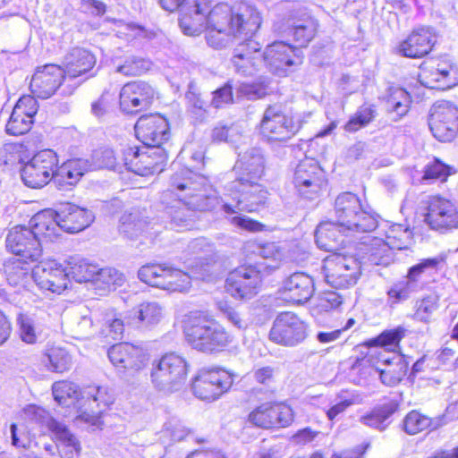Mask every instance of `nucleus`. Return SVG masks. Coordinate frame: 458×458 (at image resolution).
Returning <instances> with one entry per match:
<instances>
[{"instance_id": "f257e3e1", "label": "nucleus", "mask_w": 458, "mask_h": 458, "mask_svg": "<svg viewBox=\"0 0 458 458\" xmlns=\"http://www.w3.org/2000/svg\"><path fill=\"white\" fill-rule=\"evenodd\" d=\"M261 19L250 6L241 4L231 7L218 4L210 9L208 0H194L184 7L179 25L185 35L196 36L206 29H221L233 36L251 35L259 28Z\"/></svg>"}, {"instance_id": "f03ea898", "label": "nucleus", "mask_w": 458, "mask_h": 458, "mask_svg": "<svg viewBox=\"0 0 458 458\" xmlns=\"http://www.w3.org/2000/svg\"><path fill=\"white\" fill-rule=\"evenodd\" d=\"M259 181L246 179V182L233 180L228 182L225 190L233 203L223 202L222 205V210L226 214V217L232 225L250 232L261 231L263 225L237 214L239 212H255L266 205L268 199V191L259 183Z\"/></svg>"}, {"instance_id": "7ed1b4c3", "label": "nucleus", "mask_w": 458, "mask_h": 458, "mask_svg": "<svg viewBox=\"0 0 458 458\" xmlns=\"http://www.w3.org/2000/svg\"><path fill=\"white\" fill-rule=\"evenodd\" d=\"M171 191H177L180 200L192 210L208 211L215 208L223 200L212 190L206 177L182 168L170 179Z\"/></svg>"}, {"instance_id": "20e7f679", "label": "nucleus", "mask_w": 458, "mask_h": 458, "mask_svg": "<svg viewBox=\"0 0 458 458\" xmlns=\"http://www.w3.org/2000/svg\"><path fill=\"white\" fill-rule=\"evenodd\" d=\"M188 344L198 351L212 353L220 352L230 343L225 329L214 318L203 314H193L184 324Z\"/></svg>"}, {"instance_id": "39448f33", "label": "nucleus", "mask_w": 458, "mask_h": 458, "mask_svg": "<svg viewBox=\"0 0 458 458\" xmlns=\"http://www.w3.org/2000/svg\"><path fill=\"white\" fill-rule=\"evenodd\" d=\"M335 222L347 234L358 236L370 233L377 226V218L362 208L360 198L352 192H343L335 200Z\"/></svg>"}, {"instance_id": "423d86ee", "label": "nucleus", "mask_w": 458, "mask_h": 458, "mask_svg": "<svg viewBox=\"0 0 458 458\" xmlns=\"http://www.w3.org/2000/svg\"><path fill=\"white\" fill-rule=\"evenodd\" d=\"M29 229L24 225L13 227L6 237V248L14 255L5 265L10 285L27 290L29 284Z\"/></svg>"}, {"instance_id": "0eeeda50", "label": "nucleus", "mask_w": 458, "mask_h": 458, "mask_svg": "<svg viewBox=\"0 0 458 458\" xmlns=\"http://www.w3.org/2000/svg\"><path fill=\"white\" fill-rule=\"evenodd\" d=\"M187 372V362L182 357L166 353L157 363H153L150 377L158 390L174 392L183 386Z\"/></svg>"}, {"instance_id": "6e6552de", "label": "nucleus", "mask_w": 458, "mask_h": 458, "mask_svg": "<svg viewBox=\"0 0 458 458\" xmlns=\"http://www.w3.org/2000/svg\"><path fill=\"white\" fill-rule=\"evenodd\" d=\"M323 270L326 282L336 289L353 286L360 275V266L356 259L338 253L324 259Z\"/></svg>"}, {"instance_id": "1a4fd4ad", "label": "nucleus", "mask_w": 458, "mask_h": 458, "mask_svg": "<svg viewBox=\"0 0 458 458\" xmlns=\"http://www.w3.org/2000/svg\"><path fill=\"white\" fill-rule=\"evenodd\" d=\"M325 171L313 158L301 160L295 168L293 184L300 197L313 200L327 186Z\"/></svg>"}, {"instance_id": "9d476101", "label": "nucleus", "mask_w": 458, "mask_h": 458, "mask_svg": "<svg viewBox=\"0 0 458 458\" xmlns=\"http://www.w3.org/2000/svg\"><path fill=\"white\" fill-rule=\"evenodd\" d=\"M167 155L163 148L128 147L123 150V162L128 170L141 176L161 172Z\"/></svg>"}, {"instance_id": "9b49d317", "label": "nucleus", "mask_w": 458, "mask_h": 458, "mask_svg": "<svg viewBox=\"0 0 458 458\" xmlns=\"http://www.w3.org/2000/svg\"><path fill=\"white\" fill-rule=\"evenodd\" d=\"M301 129V123L284 114L280 106H269L260 122V132L268 141L284 142L293 138Z\"/></svg>"}, {"instance_id": "f8f14e48", "label": "nucleus", "mask_w": 458, "mask_h": 458, "mask_svg": "<svg viewBox=\"0 0 458 458\" xmlns=\"http://www.w3.org/2000/svg\"><path fill=\"white\" fill-rule=\"evenodd\" d=\"M108 358L122 377L129 380L146 368L148 355L142 348L129 343H120L108 350Z\"/></svg>"}, {"instance_id": "ddd939ff", "label": "nucleus", "mask_w": 458, "mask_h": 458, "mask_svg": "<svg viewBox=\"0 0 458 458\" xmlns=\"http://www.w3.org/2000/svg\"><path fill=\"white\" fill-rule=\"evenodd\" d=\"M307 335V325L293 312L277 315L269 332L272 342L286 347L301 344Z\"/></svg>"}, {"instance_id": "4468645a", "label": "nucleus", "mask_w": 458, "mask_h": 458, "mask_svg": "<svg viewBox=\"0 0 458 458\" xmlns=\"http://www.w3.org/2000/svg\"><path fill=\"white\" fill-rule=\"evenodd\" d=\"M30 277L43 291L61 293L70 284L67 267L55 259H43L30 268Z\"/></svg>"}, {"instance_id": "2eb2a0df", "label": "nucleus", "mask_w": 458, "mask_h": 458, "mask_svg": "<svg viewBox=\"0 0 458 458\" xmlns=\"http://www.w3.org/2000/svg\"><path fill=\"white\" fill-rule=\"evenodd\" d=\"M274 30L284 36H293L300 47H306L314 38L318 23L306 13L292 12L287 17L274 22Z\"/></svg>"}, {"instance_id": "dca6fc26", "label": "nucleus", "mask_w": 458, "mask_h": 458, "mask_svg": "<svg viewBox=\"0 0 458 458\" xmlns=\"http://www.w3.org/2000/svg\"><path fill=\"white\" fill-rule=\"evenodd\" d=\"M429 129L439 141H451L458 131V109L448 101H438L431 109Z\"/></svg>"}, {"instance_id": "f3484780", "label": "nucleus", "mask_w": 458, "mask_h": 458, "mask_svg": "<svg viewBox=\"0 0 458 458\" xmlns=\"http://www.w3.org/2000/svg\"><path fill=\"white\" fill-rule=\"evenodd\" d=\"M233 385L232 375L224 369L201 370L194 378L192 391L201 400L214 401Z\"/></svg>"}, {"instance_id": "a211bd4d", "label": "nucleus", "mask_w": 458, "mask_h": 458, "mask_svg": "<svg viewBox=\"0 0 458 458\" xmlns=\"http://www.w3.org/2000/svg\"><path fill=\"white\" fill-rule=\"evenodd\" d=\"M262 56L271 72L278 76H285L291 67L302 63L301 50L284 41L268 45Z\"/></svg>"}, {"instance_id": "6ab92c4d", "label": "nucleus", "mask_w": 458, "mask_h": 458, "mask_svg": "<svg viewBox=\"0 0 458 458\" xmlns=\"http://www.w3.org/2000/svg\"><path fill=\"white\" fill-rule=\"evenodd\" d=\"M261 276L259 270L252 266H242L228 275L227 292L237 300H250L259 291Z\"/></svg>"}, {"instance_id": "aec40b11", "label": "nucleus", "mask_w": 458, "mask_h": 458, "mask_svg": "<svg viewBox=\"0 0 458 458\" xmlns=\"http://www.w3.org/2000/svg\"><path fill=\"white\" fill-rule=\"evenodd\" d=\"M425 222L434 230L447 232L458 228V210L445 198L433 196L428 202Z\"/></svg>"}, {"instance_id": "412c9836", "label": "nucleus", "mask_w": 458, "mask_h": 458, "mask_svg": "<svg viewBox=\"0 0 458 458\" xmlns=\"http://www.w3.org/2000/svg\"><path fill=\"white\" fill-rule=\"evenodd\" d=\"M135 133L145 146L161 148L169 138V124L167 120L158 114H145L138 119Z\"/></svg>"}, {"instance_id": "4be33fe9", "label": "nucleus", "mask_w": 458, "mask_h": 458, "mask_svg": "<svg viewBox=\"0 0 458 458\" xmlns=\"http://www.w3.org/2000/svg\"><path fill=\"white\" fill-rule=\"evenodd\" d=\"M65 79L64 72L59 65L48 64L38 66L30 78V98H48Z\"/></svg>"}, {"instance_id": "5701e85b", "label": "nucleus", "mask_w": 458, "mask_h": 458, "mask_svg": "<svg viewBox=\"0 0 458 458\" xmlns=\"http://www.w3.org/2000/svg\"><path fill=\"white\" fill-rule=\"evenodd\" d=\"M30 423L46 426L51 431L55 439L70 449V453L79 454L81 444L77 437L70 431L66 425L55 420L43 408L30 405Z\"/></svg>"}, {"instance_id": "b1692460", "label": "nucleus", "mask_w": 458, "mask_h": 458, "mask_svg": "<svg viewBox=\"0 0 458 458\" xmlns=\"http://www.w3.org/2000/svg\"><path fill=\"white\" fill-rule=\"evenodd\" d=\"M249 420L260 428H284L292 423L293 414L287 405L266 403L250 413Z\"/></svg>"}, {"instance_id": "393cba45", "label": "nucleus", "mask_w": 458, "mask_h": 458, "mask_svg": "<svg viewBox=\"0 0 458 458\" xmlns=\"http://www.w3.org/2000/svg\"><path fill=\"white\" fill-rule=\"evenodd\" d=\"M155 95L153 87L146 81H136L126 83L120 91V106L128 114L147 108Z\"/></svg>"}, {"instance_id": "a878e982", "label": "nucleus", "mask_w": 458, "mask_h": 458, "mask_svg": "<svg viewBox=\"0 0 458 458\" xmlns=\"http://www.w3.org/2000/svg\"><path fill=\"white\" fill-rule=\"evenodd\" d=\"M60 230L76 233L89 227L94 221L93 213L71 202L60 203L56 208Z\"/></svg>"}, {"instance_id": "bb28decb", "label": "nucleus", "mask_w": 458, "mask_h": 458, "mask_svg": "<svg viewBox=\"0 0 458 458\" xmlns=\"http://www.w3.org/2000/svg\"><path fill=\"white\" fill-rule=\"evenodd\" d=\"M265 156L261 148L251 147L245 151L239 152L238 160L234 165L236 178L246 182L247 180H260L265 171Z\"/></svg>"}, {"instance_id": "cd10ccee", "label": "nucleus", "mask_w": 458, "mask_h": 458, "mask_svg": "<svg viewBox=\"0 0 458 458\" xmlns=\"http://www.w3.org/2000/svg\"><path fill=\"white\" fill-rule=\"evenodd\" d=\"M436 43V37L430 28L413 30L397 48L398 53L407 58H422L428 55Z\"/></svg>"}, {"instance_id": "c85d7f7f", "label": "nucleus", "mask_w": 458, "mask_h": 458, "mask_svg": "<svg viewBox=\"0 0 458 458\" xmlns=\"http://www.w3.org/2000/svg\"><path fill=\"white\" fill-rule=\"evenodd\" d=\"M58 163L52 149L38 151L30 158V188L39 189L54 180L55 168Z\"/></svg>"}, {"instance_id": "c756f323", "label": "nucleus", "mask_w": 458, "mask_h": 458, "mask_svg": "<svg viewBox=\"0 0 458 458\" xmlns=\"http://www.w3.org/2000/svg\"><path fill=\"white\" fill-rule=\"evenodd\" d=\"M314 281L303 272H296L288 276L283 283L281 293L283 298L293 303H304L313 295Z\"/></svg>"}, {"instance_id": "7c9ffc66", "label": "nucleus", "mask_w": 458, "mask_h": 458, "mask_svg": "<svg viewBox=\"0 0 458 458\" xmlns=\"http://www.w3.org/2000/svg\"><path fill=\"white\" fill-rule=\"evenodd\" d=\"M419 77L420 83L429 89H446L458 83L457 68L447 63H440L430 69H422Z\"/></svg>"}, {"instance_id": "2f4dec72", "label": "nucleus", "mask_w": 458, "mask_h": 458, "mask_svg": "<svg viewBox=\"0 0 458 458\" xmlns=\"http://www.w3.org/2000/svg\"><path fill=\"white\" fill-rule=\"evenodd\" d=\"M57 221L56 209H44L35 214L30 218V247L40 243L42 238L53 241L59 234V225Z\"/></svg>"}, {"instance_id": "473e14b6", "label": "nucleus", "mask_w": 458, "mask_h": 458, "mask_svg": "<svg viewBox=\"0 0 458 458\" xmlns=\"http://www.w3.org/2000/svg\"><path fill=\"white\" fill-rule=\"evenodd\" d=\"M356 238L355 235L347 234L337 222H321L315 231L317 246L326 251L335 253L344 245V237Z\"/></svg>"}, {"instance_id": "72a5a7b5", "label": "nucleus", "mask_w": 458, "mask_h": 458, "mask_svg": "<svg viewBox=\"0 0 458 458\" xmlns=\"http://www.w3.org/2000/svg\"><path fill=\"white\" fill-rule=\"evenodd\" d=\"M95 64L93 54L84 48L74 47L64 56L63 70L66 78L75 79L90 71Z\"/></svg>"}, {"instance_id": "f704fd0d", "label": "nucleus", "mask_w": 458, "mask_h": 458, "mask_svg": "<svg viewBox=\"0 0 458 458\" xmlns=\"http://www.w3.org/2000/svg\"><path fill=\"white\" fill-rule=\"evenodd\" d=\"M447 423L446 415L430 418L421 412L412 410L403 420V430L411 436L424 430H436Z\"/></svg>"}, {"instance_id": "c9c22d12", "label": "nucleus", "mask_w": 458, "mask_h": 458, "mask_svg": "<svg viewBox=\"0 0 458 458\" xmlns=\"http://www.w3.org/2000/svg\"><path fill=\"white\" fill-rule=\"evenodd\" d=\"M88 170H89L88 160H69L55 169L54 182L59 189L64 190L68 186L75 185Z\"/></svg>"}, {"instance_id": "e433bc0d", "label": "nucleus", "mask_w": 458, "mask_h": 458, "mask_svg": "<svg viewBox=\"0 0 458 458\" xmlns=\"http://www.w3.org/2000/svg\"><path fill=\"white\" fill-rule=\"evenodd\" d=\"M398 401L391 399L377 405L369 413L360 418V422L364 425L384 431L391 423V417L399 410Z\"/></svg>"}, {"instance_id": "4c0bfd02", "label": "nucleus", "mask_w": 458, "mask_h": 458, "mask_svg": "<svg viewBox=\"0 0 458 458\" xmlns=\"http://www.w3.org/2000/svg\"><path fill=\"white\" fill-rule=\"evenodd\" d=\"M28 141L12 142L5 144L4 149L9 156L4 160L6 165H11L13 170H17L25 186H29V178L26 167L29 165Z\"/></svg>"}, {"instance_id": "58836bf2", "label": "nucleus", "mask_w": 458, "mask_h": 458, "mask_svg": "<svg viewBox=\"0 0 458 458\" xmlns=\"http://www.w3.org/2000/svg\"><path fill=\"white\" fill-rule=\"evenodd\" d=\"M131 314L128 324L148 327L160 322L163 318V308L156 301H147L133 309Z\"/></svg>"}, {"instance_id": "ea45409f", "label": "nucleus", "mask_w": 458, "mask_h": 458, "mask_svg": "<svg viewBox=\"0 0 458 458\" xmlns=\"http://www.w3.org/2000/svg\"><path fill=\"white\" fill-rule=\"evenodd\" d=\"M6 132L11 135H24L29 132V96H21L10 115Z\"/></svg>"}, {"instance_id": "a19ab883", "label": "nucleus", "mask_w": 458, "mask_h": 458, "mask_svg": "<svg viewBox=\"0 0 458 458\" xmlns=\"http://www.w3.org/2000/svg\"><path fill=\"white\" fill-rule=\"evenodd\" d=\"M394 250L383 238L374 237L364 247V259L371 265L386 267L394 261Z\"/></svg>"}, {"instance_id": "79ce46f5", "label": "nucleus", "mask_w": 458, "mask_h": 458, "mask_svg": "<svg viewBox=\"0 0 458 458\" xmlns=\"http://www.w3.org/2000/svg\"><path fill=\"white\" fill-rule=\"evenodd\" d=\"M381 382L387 386L398 385L406 376L408 362L399 353H393L391 362L382 369H378Z\"/></svg>"}, {"instance_id": "37998d69", "label": "nucleus", "mask_w": 458, "mask_h": 458, "mask_svg": "<svg viewBox=\"0 0 458 458\" xmlns=\"http://www.w3.org/2000/svg\"><path fill=\"white\" fill-rule=\"evenodd\" d=\"M244 248L247 251H251L264 259L270 260V263L267 264V267L273 270L279 267L280 262L284 257L282 250L275 242L261 244L256 242H248Z\"/></svg>"}, {"instance_id": "c03bdc74", "label": "nucleus", "mask_w": 458, "mask_h": 458, "mask_svg": "<svg viewBox=\"0 0 458 458\" xmlns=\"http://www.w3.org/2000/svg\"><path fill=\"white\" fill-rule=\"evenodd\" d=\"M193 210L180 199L175 205L167 208V214L170 217V225L172 229L181 230L190 228L193 225Z\"/></svg>"}, {"instance_id": "a18cd8bd", "label": "nucleus", "mask_w": 458, "mask_h": 458, "mask_svg": "<svg viewBox=\"0 0 458 458\" xmlns=\"http://www.w3.org/2000/svg\"><path fill=\"white\" fill-rule=\"evenodd\" d=\"M168 267L165 263L147 264L139 269L138 277L147 284L162 289Z\"/></svg>"}, {"instance_id": "49530a36", "label": "nucleus", "mask_w": 458, "mask_h": 458, "mask_svg": "<svg viewBox=\"0 0 458 458\" xmlns=\"http://www.w3.org/2000/svg\"><path fill=\"white\" fill-rule=\"evenodd\" d=\"M406 329L403 327H397L394 329L385 330L379 335L370 339L368 345L370 347H380L396 352L399 348L400 341L404 337Z\"/></svg>"}, {"instance_id": "de8ad7c7", "label": "nucleus", "mask_w": 458, "mask_h": 458, "mask_svg": "<svg viewBox=\"0 0 458 458\" xmlns=\"http://www.w3.org/2000/svg\"><path fill=\"white\" fill-rule=\"evenodd\" d=\"M191 278L192 276L189 273L169 266L162 289L170 292H187L191 286Z\"/></svg>"}, {"instance_id": "09e8293b", "label": "nucleus", "mask_w": 458, "mask_h": 458, "mask_svg": "<svg viewBox=\"0 0 458 458\" xmlns=\"http://www.w3.org/2000/svg\"><path fill=\"white\" fill-rule=\"evenodd\" d=\"M147 226L138 210L125 212L120 218L119 231L128 238H133L141 233Z\"/></svg>"}, {"instance_id": "8fccbe9b", "label": "nucleus", "mask_w": 458, "mask_h": 458, "mask_svg": "<svg viewBox=\"0 0 458 458\" xmlns=\"http://www.w3.org/2000/svg\"><path fill=\"white\" fill-rule=\"evenodd\" d=\"M53 396L61 405L74 404L80 396L79 386L69 381H58L53 384Z\"/></svg>"}, {"instance_id": "3c124183", "label": "nucleus", "mask_w": 458, "mask_h": 458, "mask_svg": "<svg viewBox=\"0 0 458 458\" xmlns=\"http://www.w3.org/2000/svg\"><path fill=\"white\" fill-rule=\"evenodd\" d=\"M385 236V242L393 249L400 250L408 247L411 240V232L403 225L394 224L388 227Z\"/></svg>"}, {"instance_id": "603ef678", "label": "nucleus", "mask_w": 458, "mask_h": 458, "mask_svg": "<svg viewBox=\"0 0 458 458\" xmlns=\"http://www.w3.org/2000/svg\"><path fill=\"white\" fill-rule=\"evenodd\" d=\"M376 114L377 111L374 106L363 105L358 108L345 123L344 130L348 132H355L370 123L376 117Z\"/></svg>"}, {"instance_id": "864d4df0", "label": "nucleus", "mask_w": 458, "mask_h": 458, "mask_svg": "<svg viewBox=\"0 0 458 458\" xmlns=\"http://www.w3.org/2000/svg\"><path fill=\"white\" fill-rule=\"evenodd\" d=\"M411 104V97L409 93L402 89H393L386 99L387 108L396 113L398 116L407 114Z\"/></svg>"}, {"instance_id": "5fc2aeb1", "label": "nucleus", "mask_w": 458, "mask_h": 458, "mask_svg": "<svg viewBox=\"0 0 458 458\" xmlns=\"http://www.w3.org/2000/svg\"><path fill=\"white\" fill-rule=\"evenodd\" d=\"M46 358L49 363L47 368L53 372L64 373L72 368V358L63 348H52Z\"/></svg>"}, {"instance_id": "6e6d98bb", "label": "nucleus", "mask_w": 458, "mask_h": 458, "mask_svg": "<svg viewBox=\"0 0 458 458\" xmlns=\"http://www.w3.org/2000/svg\"><path fill=\"white\" fill-rule=\"evenodd\" d=\"M414 291V285L410 280L403 279L394 283L387 291L388 302L391 307L405 301Z\"/></svg>"}, {"instance_id": "4d7b16f0", "label": "nucleus", "mask_w": 458, "mask_h": 458, "mask_svg": "<svg viewBox=\"0 0 458 458\" xmlns=\"http://www.w3.org/2000/svg\"><path fill=\"white\" fill-rule=\"evenodd\" d=\"M71 271H68L69 274L72 273L73 277L78 282H93L95 280L98 266L88 262L86 259H81L77 261L70 262Z\"/></svg>"}, {"instance_id": "13d9d810", "label": "nucleus", "mask_w": 458, "mask_h": 458, "mask_svg": "<svg viewBox=\"0 0 458 458\" xmlns=\"http://www.w3.org/2000/svg\"><path fill=\"white\" fill-rule=\"evenodd\" d=\"M150 62L141 57L129 56L116 67V72L126 76H138L150 68Z\"/></svg>"}, {"instance_id": "bf43d9fd", "label": "nucleus", "mask_w": 458, "mask_h": 458, "mask_svg": "<svg viewBox=\"0 0 458 458\" xmlns=\"http://www.w3.org/2000/svg\"><path fill=\"white\" fill-rule=\"evenodd\" d=\"M125 281L123 273L114 267L98 268V272L94 280V284L110 288L114 286H121Z\"/></svg>"}, {"instance_id": "052dcab7", "label": "nucleus", "mask_w": 458, "mask_h": 458, "mask_svg": "<svg viewBox=\"0 0 458 458\" xmlns=\"http://www.w3.org/2000/svg\"><path fill=\"white\" fill-rule=\"evenodd\" d=\"M92 164H89V170L94 169H114L116 166V157L111 148L97 149L92 154Z\"/></svg>"}, {"instance_id": "680f3d73", "label": "nucleus", "mask_w": 458, "mask_h": 458, "mask_svg": "<svg viewBox=\"0 0 458 458\" xmlns=\"http://www.w3.org/2000/svg\"><path fill=\"white\" fill-rule=\"evenodd\" d=\"M98 327L91 315L81 316L72 327V337L89 339L97 334Z\"/></svg>"}, {"instance_id": "e2e57ef3", "label": "nucleus", "mask_w": 458, "mask_h": 458, "mask_svg": "<svg viewBox=\"0 0 458 458\" xmlns=\"http://www.w3.org/2000/svg\"><path fill=\"white\" fill-rule=\"evenodd\" d=\"M242 48H234L232 57L233 67L238 74L248 76L255 71V56H245Z\"/></svg>"}, {"instance_id": "0e129e2a", "label": "nucleus", "mask_w": 458, "mask_h": 458, "mask_svg": "<svg viewBox=\"0 0 458 458\" xmlns=\"http://www.w3.org/2000/svg\"><path fill=\"white\" fill-rule=\"evenodd\" d=\"M185 99L187 101L188 111L191 112L196 119H202L206 114L205 103L200 98L196 87L192 83L189 85L188 91L185 94Z\"/></svg>"}, {"instance_id": "69168bd1", "label": "nucleus", "mask_w": 458, "mask_h": 458, "mask_svg": "<svg viewBox=\"0 0 458 458\" xmlns=\"http://www.w3.org/2000/svg\"><path fill=\"white\" fill-rule=\"evenodd\" d=\"M371 355L366 354L361 358H357L351 367L352 372L360 375L361 378L378 375L379 371L377 364L372 361Z\"/></svg>"}, {"instance_id": "338daca9", "label": "nucleus", "mask_w": 458, "mask_h": 458, "mask_svg": "<svg viewBox=\"0 0 458 458\" xmlns=\"http://www.w3.org/2000/svg\"><path fill=\"white\" fill-rule=\"evenodd\" d=\"M252 373L255 381L263 386L260 390H265L266 392H273L276 383V371L273 367L265 366L257 368L253 370Z\"/></svg>"}, {"instance_id": "774afa93", "label": "nucleus", "mask_w": 458, "mask_h": 458, "mask_svg": "<svg viewBox=\"0 0 458 458\" xmlns=\"http://www.w3.org/2000/svg\"><path fill=\"white\" fill-rule=\"evenodd\" d=\"M437 299L435 296H427L416 303L415 318L422 322H429L430 317L437 309Z\"/></svg>"}]
</instances>
